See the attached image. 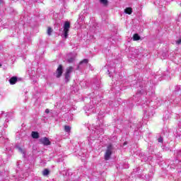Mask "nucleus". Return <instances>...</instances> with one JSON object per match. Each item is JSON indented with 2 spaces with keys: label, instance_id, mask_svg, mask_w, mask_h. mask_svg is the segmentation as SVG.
<instances>
[{
  "label": "nucleus",
  "instance_id": "nucleus-13",
  "mask_svg": "<svg viewBox=\"0 0 181 181\" xmlns=\"http://www.w3.org/2000/svg\"><path fill=\"white\" fill-rule=\"evenodd\" d=\"M70 81V74H65V82L69 83Z\"/></svg>",
  "mask_w": 181,
  "mask_h": 181
},
{
  "label": "nucleus",
  "instance_id": "nucleus-9",
  "mask_svg": "<svg viewBox=\"0 0 181 181\" xmlns=\"http://www.w3.org/2000/svg\"><path fill=\"white\" fill-rule=\"evenodd\" d=\"M73 72V66H69L67 69L65 74H71Z\"/></svg>",
  "mask_w": 181,
  "mask_h": 181
},
{
  "label": "nucleus",
  "instance_id": "nucleus-28",
  "mask_svg": "<svg viewBox=\"0 0 181 181\" xmlns=\"http://www.w3.org/2000/svg\"><path fill=\"white\" fill-rule=\"evenodd\" d=\"M127 142H124L123 145H127Z\"/></svg>",
  "mask_w": 181,
  "mask_h": 181
},
{
  "label": "nucleus",
  "instance_id": "nucleus-12",
  "mask_svg": "<svg viewBox=\"0 0 181 181\" xmlns=\"http://www.w3.org/2000/svg\"><path fill=\"white\" fill-rule=\"evenodd\" d=\"M141 39V37L138 34H134L133 36V40L136 41L139 40Z\"/></svg>",
  "mask_w": 181,
  "mask_h": 181
},
{
  "label": "nucleus",
  "instance_id": "nucleus-25",
  "mask_svg": "<svg viewBox=\"0 0 181 181\" xmlns=\"http://www.w3.org/2000/svg\"><path fill=\"white\" fill-rule=\"evenodd\" d=\"M163 78L165 80H169V78H168V76H164Z\"/></svg>",
  "mask_w": 181,
  "mask_h": 181
},
{
  "label": "nucleus",
  "instance_id": "nucleus-15",
  "mask_svg": "<svg viewBox=\"0 0 181 181\" xmlns=\"http://www.w3.org/2000/svg\"><path fill=\"white\" fill-rule=\"evenodd\" d=\"M49 170L47 169H45L43 171H42V175L43 176H47V175H49Z\"/></svg>",
  "mask_w": 181,
  "mask_h": 181
},
{
  "label": "nucleus",
  "instance_id": "nucleus-29",
  "mask_svg": "<svg viewBox=\"0 0 181 181\" xmlns=\"http://www.w3.org/2000/svg\"><path fill=\"white\" fill-rule=\"evenodd\" d=\"M0 66H2V64H0Z\"/></svg>",
  "mask_w": 181,
  "mask_h": 181
},
{
  "label": "nucleus",
  "instance_id": "nucleus-8",
  "mask_svg": "<svg viewBox=\"0 0 181 181\" xmlns=\"http://www.w3.org/2000/svg\"><path fill=\"white\" fill-rule=\"evenodd\" d=\"M31 136L33 139H37L39 138V133L37 132H32Z\"/></svg>",
  "mask_w": 181,
  "mask_h": 181
},
{
  "label": "nucleus",
  "instance_id": "nucleus-23",
  "mask_svg": "<svg viewBox=\"0 0 181 181\" xmlns=\"http://www.w3.org/2000/svg\"><path fill=\"white\" fill-rule=\"evenodd\" d=\"M181 44V39L177 41V45H180Z\"/></svg>",
  "mask_w": 181,
  "mask_h": 181
},
{
  "label": "nucleus",
  "instance_id": "nucleus-14",
  "mask_svg": "<svg viewBox=\"0 0 181 181\" xmlns=\"http://www.w3.org/2000/svg\"><path fill=\"white\" fill-rule=\"evenodd\" d=\"M65 132H70L71 131V127L70 126H64Z\"/></svg>",
  "mask_w": 181,
  "mask_h": 181
},
{
  "label": "nucleus",
  "instance_id": "nucleus-16",
  "mask_svg": "<svg viewBox=\"0 0 181 181\" xmlns=\"http://www.w3.org/2000/svg\"><path fill=\"white\" fill-rule=\"evenodd\" d=\"M177 138H180V139H181V128H180L178 129V131L177 132Z\"/></svg>",
  "mask_w": 181,
  "mask_h": 181
},
{
  "label": "nucleus",
  "instance_id": "nucleus-7",
  "mask_svg": "<svg viewBox=\"0 0 181 181\" xmlns=\"http://www.w3.org/2000/svg\"><path fill=\"white\" fill-rule=\"evenodd\" d=\"M76 60V54H73L69 58H68L67 62L68 63H73Z\"/></svg>",
  "mask_w": 181,
  "mask_h": 181
},
{
  "label": "nucleus",
  "instance_id": "nucleus-3",
  "mask_svg": "<svg viewBox=\"0 0 181 181\" xmlns=\"http://www.w3.org/2000/svg\"><path fill=\"white\" fill-rule=\"evenodd\" d=\"M62 74H63V66L59 65L57 69L56 78H60V77H62Z\"/></svg>",
  "mask_w": 181,
  "mask_h": 181
},
{
  "label": "nucleus",
  "instance_id": "nucleus-20",
  "mask_svg": "<svg viewBox=\"0 0 181 181\" xmlns=\"http://www.w3.org/2000/svg\"><path fill=\"white\" fill-rule=\"evenodd\" d=\"M18 152H20L21 153H23V156H25V151H23V149H22V148L18 147Z\"/></svg>",
  "mask_w": 181,
  "mask_h": 181
},
{
  "label": "nucleus",
  "instance_id": "nucleus-2",
  "mask_svg": "<svg viewBox=\"0 0 181 181\" xmlns=\"http://www.w3.org/2000/svg\"><path fill=\"white\" fill-rule=\"evenodd\" d=\"M111 155H112V146L109 145L105 153V160H109L110 158H111Z\"/></svg>",
  "mask_w": 181,
  "mask_h": 181
},
{
  "label": "nucleus",
  "instance_id": "nucleus-18",
  "mask_svg": "<svg viewBox=\"0 0 181 181\" xmlns=\"http://www.w3.org/2000/svg\"><path fill=\"white\" fill-rule=\"evenodd\" d=\"M87 63H88V59H85L83 61H81L79 64H87Z\"/></svg>",
  "mask_w": 181,
  "mask_h": 181
},
{
  "label": "nucleus",
  "instance_id": "nucleus-5",
  "mask_svg": "<svg viewBox=\"0 0 181 181\" xmlns=\"http://www.w3.org/2000/svg\"><path fill=\"white\" fill-rule=\"evenodd\" d=\"M18 81V78L16 76H13L9 79V83L10 84H11L12 86H13V84H16V82Z\"/></svg>",
  "mask_w": 181,
  "mask_h": 181
},
{
  "label": "nucleus",
  "instance_id": "nucleus-4",
  "mask_svg": "<svg viewBox=\"0 0 181 181\" xmlns=\"http://www.w3.org/2000/svg\"><path fill=\"white\" fill-rule=\"evenodd\" d=\"M40 142H41V144H42V145H45V146H49V145H50V144H52L50 142V140H49V139L47 137H43V138L40 139Z\"/></svg>",
  "mask_w": 181,
  "mask_h": 181
},
{
  "label": "nucleus",
  "instance_id": "nucleus-24",
  "mask_svg": "<svg viewBox=\"0 0 181 181\" xmlns=\"http://www.w3.org/2000/svg\"><path fill=\"white\" fill-rule=\"evenodd\" d=\"M45 112H46V114H49V112H50V111L49 110V109H46Z\"/></svg>",
  "mask_w": 181,
  "mask_h": 181
},
{
  "label": "nucleus",
  "instance_id": "nucleus-22",
  "mask_svg": "<svg viewBox=\"0 0 181 181\" xmlns=\"http://www.w3.org/2000/svg\"><path fill=\"white\" fill-rule=\"evenodd\" d=\"M158 142H163V138L160 137V138L158 139Z\"/></svg>",
  "mask_w": 181,
  "mask_h": 181
},
{
  "label": "nucleus",
  "instance_id": "nucleus-6",
  "mask_svg": "<svg viewBox=\"0 0 181 181\" xmlns=\"http://www.w3.org/2000/svg\"><path fill=\"white\" fill-rule=\"evenodd\" d=\"M132 57H136L139 54V50L134 49L131 52Z\"/></svg>",
  "mask_w": 181,
  "mask_h": 181
},
{
  "label": "nucleus",
  "instance_id": "nucleus-1",
  "mask_svg": "<svg viewBox=\"0 0 181 181\" xmlns=\"http://www.w3.org/2000/svg\"><path fill=\"white\" fill-rule=\"evenodd\" d=\"M70 31V22L66 21L64 24V33L63 36L65 39L69 37V32Z\"/></svg>",
  "mask_w": 181,
  "mask_h": 181
},
{
  "label": "nucleus",
  "instance_id": "nucleus-26",
  "mask_svg": "<svg viewBox=\"0 0 181 181\" xmlns=\"http://www.w3.org/2000/svg\"><path fill=\"white\" fill-rule=\"evenodd\" d=\"M0 4H1V5H4V0H0Z\"/></svg>",
  "mask_w": 181,
  "mask_h": 181
},
{
  "label": "nucleus",
  "instance_id": "nucleus-27",
  "mask_svg": "<svg viewBox=\"0 0 181 181\" xmlns=\"http://www.w3.org/2000/svg\"><path fill=\"white\" fill-rule=\"evenodd\" d=\"M81 16H82V18H83V15H80V16H79V18H81Z\"/></svg>",
  "mask_w": 181,
  "mask_h": 181
},
{
  "label": "nucleus",
  "instance_id": "nucleus-11",
  "mask_svg": "<svg viewBox=\"0 0 181 181\" xmlns=\"http://www.w3.org/2000/svg\"><path fill=\"white\" fill-rule=\"evenodd\" d=\"M95 132L98 134V135H100V134H104V129L102 128L96 129Z\"/></svg>",
  "mask_w": 181,
  "mask_h": 181
},
{
  "label": "nucleus",
  "instance_id": "nucleus-19",
  "mask_svg": "<svg viewBox=\"0 0 181 181\" xmlns=\"http://www.w3.org/2000/svg\"><path fill=\"white\" fill-rule=\"evenodd\" d=\"M53 32V30H52V28L49 27L47 29V35L50 36L52 35V33Z\"/></svg>",
  "mask_w": 181,
  "mask_h": 181
},
{
  "label": "nucleus",
  "instance_id": "nucleus-21",
  "mask_svg": "<svg viewBox=\"0 0 181 181\" xmlns=\"http://www.w3.org/2000/svg\"><path fill=\"white\" fill-rule=\"evenodd\" d=\"M101 4H103V5H107V3L108 2L107 0H100Z\"/></svg>",
  "mask_w": 181,
  "mask_h": 181
},
{
  "label": "nucleus",
  "instance_id": "nucleus-17",
  "mask_svg": "<svg viewBox=\"0 0 181 181\" xmlns=\"http://www.w3.org/2000/svg\"><path fill=\"white\" fill-rule=\"evenodd\" d=\"M169 101H170V103H173V104H177V103H179V99L175 98V99H173V101H172V100H170Z\"/></svg>",
  "mask_w": 181,
  "mask_h": 181
},
{
  "label": "nucleus",
  "instance_id": "nucleus-10",
  "mask_svg": "<svg viewBox=\"0 0 181 181\" xmlns=\"http://www.w3.org/2000/svg\"><path fill=\"white\" fill-rule=\"evenodd\" d=\"M125 13H127L128 15H131V13H132V8H127L124 10Z\"/></svg>",
  "mask_w": 181,
  "mask_h": 181
}]
</instances>
